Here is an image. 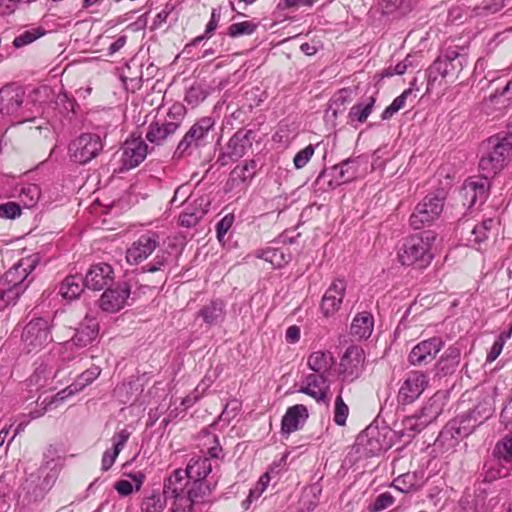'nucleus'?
I'll return each instance as SVG.
<instances>
[{"label":"nucleus","instance_id":"obj_11","mask_svg":"<svg viewBox=\"0 0 512 512\" xmlns=\"http://www.w3.org/2000/svg\"><path fill=\"white\" fill-rule=\"evenodd\" d=\"M437 235L427 230L419 234L411 235L402 244L404 256H434L437 253Z\"/></svg>","mask_w":512,"mask_h":512},{"label":"nucleus","instance_id":"obj_31","mask_svg":"<svg viewBox=\"0 0 512 512\" xmlns=\"http://www.w3.org/2000/svg\"><path fill=\"white\" fill-rule=\"evenodd\" d=\"M494 413V404L490 397L483 399V401L479 402L473 410H471L468 414L465 415L464 422L474 421L475 423L481 425L486 420H488L492 414Z\"/></svg>","mask_w":512,"mask_h":512},{"label":"nucleus","instance_id":"obj_27","mask_svg":"<svg viewBox=\"0 0 512 512\" xmlns=\"http://www.w3.org/2000/svg\"><path fill=\"white\" fill-rule=\"evenodd\" d=\"M198 315L207 325H217L225 319V303L219 299L212 300L199 310Z\"/></svg>","mask_w":512,"mask_h":512},{"label":"nucleus","instance_id":"obj_3","mask_svg":"<svg viewBox=\"0 0 512 512\" xmlns=\"http://www.w3.org/2000/svg\"><path fill=\"white\" fill-rule=\"evenodd\" d=\"M53 341L52 324L43 317L31 319L21 333V346L26 353H38Z\"/></svg>","mask_w":512,"mask_h":512},{"label":"nucleus","instance_id":"obj_13","mask_svg":"<svg viewBox=\"0 0 512 512\" xmlns=\"http://www.w3.org/2000/svg\"><path fill=\"white\" fill-rule=\"evenodd\" d=\"M148 154V145L139 135H132L122 146L121 162L126 170L133 169L141 164Z\"/></svg>","mask_w":512,"mask_h":512},{"label":"nucleus","instance_id":"obj_49","mask_svg":"<svg viewBox=\"0 0 512 512\" xmlns=\"http://www.w3.org/2000/svg\"><path fill=\"white\" fill-rule=\"evenodd\" d=\"M320 493L319 489L314 487L309 491H305L300 500V512H312L318 505L317 494Z\"/></svg>","mask_w":512,"mask_h":512},{"label":"nucleus","instance_id":"obj_61","mask_svg":"<svg viewBox=\"0 0 512 512\" xmlns=\"http://www.w3.org/2000/svg\"><path fill=\"white\" fill-rule=\"evenodd\" d=\"M218 26V23L212 21V20H209V22L207 23L206 25V28H205V32L204 34L194 38L186 47L185 49L187 50L189 47L191 46H197L199 45L202 41L204 40H208L211 38V35L212 33L216 30Z\"/></svg>","mask_w":512,"mask_h":512},{"label":"nucleus","instance_id":"obj_24","mask_svg":"<svg viewBox=\"0 0 512 512\" xmlns=\"http://www.w3.org/2000/svg\"><path fill=\"white\" fill-rule=\"evenodd\" d=\"M335 364L334 357L329 351H315L307 358V366L312 373L330 375Z\"/></svg>","mask_w":512,"mask_h":512},{"label":"nucleus","instance_id":"obj_44","mask_svg":"<svg viewBox=\"0 0 512 512\" xmlns=\"http://www.w3.org/2000/svg\"><path fill=\"white\" fill-rule=\"evenodd\" d=\"M257 29V24L252 21H243L231 24L227 29V35L236 38L243 35H251Z\"/></svg>","mask_w":512,"mask_h":512},{"label":"nucleus","instance_id":"obj_30","mask_svg":"<svg viewBox=\"0 0 512 512\" xmlns=\"http://www.w3.org/2000/svg\"><path fill=\"white\" fill-rule=\"evenodd\" d=\"M185 471L177 469L173 474L167 478L164 482L163 496L166 498H173L184 493L185 483Z\"/></svg>","mask_w":512,"mask_h":512},{"label":"nucleus","instance_id":"obj_20","mask_svg":"<svg viewBox=\"0 0 512 512\" xmlns=\"http://www.w3.org/2000/svg\"><path fill=\"white\" fill-rule=\"evenodd\" d=\"M345 290L346 284L340 279L334 281L327 289L321 301V309L325 316L333 315L339 310L345 295Z\"/></svg>","mask_w":512,"mask_h":512},{"label":"nucleus","instance_id":"obj_32","mask_svg":"<svg viewBox=\"0 0 512 512\" xmlns=\"http://www.w3.org/2000/svg\"><path fill=\"white\" fill-rule=\"evenodd\" d=\"M84 280L79 276H68L59 287V294L66 300L77 299L83 292Z\"/></svg>","mask_w":512,"mask_h":512},{"label":"nucleus","instance_id":"obj_6","mask_svg":"<svg viewBox=\"0 0 512 512\" xmlns=\"http://www.w3.org/2000/svg\"><path fill=\"white\" fill-rule=\"evenodd\" d=\"M445 198L444 191L426 195L423 200L416 205L411 214L409 218L410 226L415 230L430 226L441 215Z\"/></svg>","mask_w":512,"mask_h":512},{"label":"nucleus","instance_id":"obj_42","mask_svg":"<svg viewBox=\"0 0 512 512\" xmlns=\"http://www.w3.org/2000/svg\"><path fill=\"white\" fill-rule=\"evenodd\" d=\"M45 34V30L41 27L26 30L13 40V46L16 49L31 44Z\"/></svg>","mask_w":512,"mask_h":512},{"label":"nucleus","instance_id":"obj_28","mask_svg":"<svg viewBox=\"0 0 512 512\" xmlns=\"http://www.w3.org/2000/svg\"><path fill=\"white\" fill-rule=\"evenodd\" d=\"M488 146L492 154L506 166L512 157V144L509 137L493 136L488 139Z\"/></svg>","mask_w":512,"mask_h":512},{"label":"nucleus","instance_id":"obj_58","mask_svg":"<svg viewBox=\"0 0 512 512\" xmlns=\"http://www.w3.org/2000/svg\"><path fill=\"white\" fill-rule=\"evenodd\" d=\"M204 217V212H197L195 214L189 213L188 211H184L179 216V224L183 227H194L199 221Z\"/></svg>","mask_w":512,"mask_h":512},{"label":"nucleus","instance_id":"obj_22","mask_svg":"<svg viewBox=\"0 0 512 512\" xmlns=\"http://www.w3.org/2000/svg\"><path fill=\"white\" fill-rule=\"evenodd\" d=\"M159 235L155 232H148L141 235L128 248L126 256H150L159 246Z\"/></svg>","mask_w":512,"mask_h":512},{"label":"nucleus","instance_id":"obj_5","mask_svg":"<svg viewBox=\"0 0 512 512\" xmlns=\"http://www.w3.org/2000/svg\"><path fill=\"white\" fill-rule=\"evenodd\" d=\"M360 158H348L334 165L331 171L323 169L315 180L314 185L323 190H333L336 187L351 182L359 174Z\"/></svg>","mask_w":512,"mask_h":512},{"label":"nucleus","instance_id":"obj_38","mask_svg":"<svg viewBox=\"0 0 512 512\" xmlns=\"http://www.w3.org/2000/svg\"><path fill=\"white\" fill-rule=\"evenodd\" d=\"M256 167L257 162L255 160H249L243 166L235 167L231 172L228 184L231 183L234 186L237 182L245 183L250 181L255 175Z\"/></svg>","mask_w":512,"mask_h":512},{"label":"nucleus","instance_id":"obj_46","mask_svg":"<svg viewBox=\"0 0 512 512\" xmlns=\"http://www.w3.org/2000/svg\"><path fill=\"white\" fill-rule=\"evenodd\" d=\"M413 0H383V7L387 14L399 12L406 14L412 8Z\"/></svg>","mask_w":512,"mask_h":512},{"label":"nucleus","instance_id":"obj_53","mask_svg":"<svg viewBox=\"0 0 512 512\" xmlns=\"http://www.w3.org/2000/svg\"><path fill=\"white\" fill-rule=\"evenodd\" d=\"M464 420L465 415H462L459 421H453L451 424V428L455 430V434L461 437L469 436L475 428L478 427V424L474 421L464 422Z\"/></svg>","mask_w":512,"mask_h":512},{"label":"nucleus","instance_id":"obj_29","mask_svg":"<svg viewBox=\"0 0 512 512\" xmlns=\"http://www.w3.org/2000/svg\"><path fill=\"white\" fill-rule=\"evenodd\" d=\"M211 470L212 466L208 458H192L185 470V475L191 481H205Z\"/></svg>","mask_w":512,"mask_h":512},{"label":"nucleus","instance_id":"obj_56","mask_svg":"<svg viewBox=\"0 0 512 512\" xmlns=\"http://www.w3.org/2000/svg\"><path fill=\"white\" fill-rule=\"evenodd\" d=\"M314 146L312 144L300 150L294 157L293 163L296 169H301L309 162L314 154Z\"/></svg>","mask_w":512,"mask_h":512},{"label":"nucleus","instance_id":"obj_54","mask_svg":"<svg viewBox=\"0 0 512 512\" xmlns=\"http://www.w3.org/2000/svg\"><path fill=\"white\" fill-rule=\"evenodd\" d=\"M55 105L62 114H69L74 112L76 101L69 98L66 93H59L55 99Z\"/></svg>","mask_w":512,"mask_h":512},{"label":"nucleus","instance_id":"obj_57","mask_svg":"<svg viewBox=\"0 0 512 512\" xmlns=\"http://www.w3.org/2000/svg\"><path fill=\"white\" fill-rule=\"evenodd\" d=\"M190 185L189 184H183L180 185L174 192V196L171 199L170 203L171 205H183L185 203H188L191 196H190Z\"/></svg>","mask_w":512,"mask_h":512},{"label":"nucleus","instance_id":"obj_25","mask_svg":"<svg viewBox=\"0 0 512 512\" xmlns=\"http://www.w3.org/2000/svg\"><path fill=\"white\" fill-rule=\"evenodd\" d=\"M358 441L367 456L378 455L387 448L377 429H367L365 434L359 436Z\"/></svg>","mask_w":512,"mask_h":512},{"label":"nucleus","instance_id":"obj_18","mask_svg":"<svg viewBox=\"0 0 512 512\" xmlns=\"http://www.w3.org/2000/svg\"><path fill=\"white\" fill-rule=\"evenodd\" d=\"M36 263L35 258H20L0 279L1 285H25L24 282Z\"/></svg>","mask_w":512,"mask_h":512},{"label":"nucleus","instance_id":"obj_39","mask_svg":"<svg viewBox=\"0 0 512 512\" xmlns=\"http://www.w3.org/2000/svg\"><path fill=\"white\" fill-rule=\"evenodd\" d=\"M18 197L23 202L24 206L33 207L39 200L41 189L36 184H24L18 188Z\"/></svg>","mask_w":512,"mask_h":512},{"label":"nucleus","instance_id":"obj_55","mask_svg":"<svg viewBox=\"0 0 512 512\" xmlns=\"http://www.w3.org/2000/svg\"><path fill=\"white\" fill-rule=\"evenodd\" d=\"M175 499L172 512H194L196 506L185 494L173 497Z\"/></svg>","mask_w":512,"mask_h":512},{"label":"nucleus","instance_id":"obj_23","mask_svg":"<svg viewBox=\"0 0 512 512\" xmlns=\"http://www.w3.org/2000/svg\"><path fill=\"white\" fill-rule=\"evenodd\" d=\"M130 435L131 433L127 429H122L114 434L112 437L113 449L105 451L102 456L101 469L103 471H108L113 466L119 453L130 438Z\"/></svg>","mask_w":512,"mask_h":512},{"label":"nucleus","instance_id":"obj_1","mask_svg":"<svg viewBox=\"0 0 512 512\" xmlns=\"http://www.w3.org/2000/svg\"><path fill=\"white\" fill-rule=\"evenodd\" d=\"M459 47L444 49L427 69V86L433 88L438 76L453 82L458 79L464 67L468 65V57L460 52Z\"/></svg>","mask_w":512,"mask_h":512},{"label":"nucleus","instance_id":"obj_9","mask_svg":"<svg viewBox=\"0 0 512 512\" xmlns=\"http://www.w3.org/2000/svg\"><path fill=\"white\" fill-rule=\"evenodd\" d=\"M98 335V323L94 318L86 317L77 328L75 335L69 341L61 344V354L63 361H70L74 355H66V352H72L74 347L83 348L92 343Z\"/></svg>","mask_w":512,"mask_h":512},{"label":"nucleus","instance_id":"obj_12","mask_svg":"<svg viewBox=\"0 0 512 512\" xmlns=\"http://www.w3.org/2000/svg\"><path fill=\"white\" fill-rule=\"evenodd\" d=\"M444 342L440 337H432L415 345L408 355V361L413 366L431 363L442 350Z\"/></svg>","mask_w":512,"mask_h":512},{"label":"nucleus","instance_id":"obj_64","mask_svg":"<svg viewBox=\"0 0 512 512\" xmlns=\"http://www.w3.org/2000/svg\"><path fill=\"white\" fill-rule=\"evenodd\" d=\"M115 489L121 496H128L133 492V485L127 480H120L115 484Z\"/></svg>","mask_w":512,"mask_h":512},{"label":"nucleus","instance_id":"obj_35","mask_svg":"<svg viewBox=\"0 0 512 512\" xmlns=\"http://www.w3.org/2000/svg\"><path fill=\"white\" fill-rule=\"evenodd\" d=\"M391 487L401 493L408 494L418 491L421 488V484L416 473H404L393 480Z\"/></svg>","mask_w":512,"mask_h":512},{"label":"nucleus","instance_id":"obj_14","mask_svg":"<svg viewBox=\"0 0 512 512\" xmlns=\"http://www.w3.org/2000/svg\"><path fill=\"white\" fill-rule=\"evenodd\" d=\"M428 385V377L421 371H411L402 383L398 398L402 403L410 404L415 401Z\"/></svg>","mask_w":512,"mask_h":512},{"label":"nucleus","instance_id":"obj_43","mask_svg":"<svg viewBox=\"0 0 512 512\" xmlns=\"http://www.w3.org/2000/svg\"><path fill=\"white\" fill-rule=\"evenodd\" d=\"M412 94L411 89H406L399 96H397L392 103L385 108V110L381 114L382 120L390 119L394 114H396L400 109L405 106L406 99L408 96Z\"/></svg>","mask_w":512,"mask_h":512},{"label":"nucleus","instance_id":"obj_34","mask_svg":"<svg viewBox=\"0 0 512 512\" xmlns=\"http://www.w3.org/2000/svg\"><path fill=\"white\" fill-rule=\"evenodd\" d=\"M213 487L206 481H192L185 495L189 497L195 505L202 504L207 501Z\"/></svg>","mask_w":512,"mask_h":512},{"label":"nucleus","instance_id":"obj_60","mask_svg":"<svg viewBox=\"0 0 512 512\" xmlns=\"http://www.w3.org/2000/svg\"><path fill=\"white\" fill-rule=\"evenodd\" d=\"M209 201L204 197H198L192 202H189L185 210L189 213L195 214L197 212H204V215L208 211Z\"/></svg>","mask_w":512,"mask_h":512},{"label":"nucleus","instance_id":"obj_10","mask_svg":"<svg viewBox=\"0 0 512 512\" xmlns=\"http://www.w3.org/2000/svg\"><path fill=\"white\" fill-rule=\"evenodd\" d=\"M257 134L258 131L254 129H239L227 143V153L220 156L218 160L222 165L227 163L226 157L232 161L239 160L252 149Z\"/></svg>","mask_w":512,"mask_h":512},{"label":"nucleus","instance_id":"obj_51","mask_svg":"<svg viewBox=\"0 0 512 512\" xmlns=\"http://www.w3.org/2000/svg\"><path fill=\"white\" fill-rule=\"evenodd\" d=\"M394 502L395 498L390 492L381 493L375 498L374 502L369 505V511L381 512L393 505Z\"/></svg>","mask_w":512,"mask_h":512},{"label":"nucleus","instance_id":"obj_16","mask_svg":"<svg viewBox=\"0 0 512 512\" xmlns=\"http://www.w3.org/2000/svg\"><path fill=\"white\" fill-rule=\"evenodd\" d=\"M329 390L328 375L309 373L304 377L299 392L312 397L317 402H321L326 400Z\"/></svg>","mask_w":512,"mask_h":512},{"label":"nucleus","instance_id":"obj_4","mask_svg":"<svg viewBox=\"0 0 512 512\" xmlns=\"http://www.w3.org/2000/svg\"><path fill=\"white\" fill-rule=\"evenodd\" d=\"M185 114L186 109L182 104H173L167 113L166 119L152 121L149 124L145 135L146 140L157 146L163 145L179 129Z\"/></svg>","mask_w":512,"mask_h":512},{"label":"nucleus","instance_id":"obj_63","mask_svg":"<svg viewBox=\"0 0 512 512\" xmlns=\"http://www.w3.org/2000/svg\"><path fill=\"white\" fill-rule=\"evenodd\" d=\"M239 408V404L236 400L230 401L223 409L221 415L219 416V420L229 422L232 418L235 417L236 411Z\"/></svg>","mask_w":512,"mask_h":512},{"label":"nucleus","instance_id":"obj_52","mask_svg":"<svg viewBox=\"0 0 512 512\" xmlns=\"http://www.w3.org/2000/svg\"><path fill=\"white\" fill-rule=\"evenodd\" d=\"M208 93L201 86H191L185 94V101L191 106H197L199 103L205 100Z\"/></svg>","mask_w":512,"mask_h":512},{"label":"nucleus","instance_id":"obj_59","mask_svg":"<svg viewBox=\"0 0 512 512\" xmlns=\"http://www.w3.org/2000/svg\"><path fill=\"white\" fill-rule=\"evenodd\" d=\"M21 208L15 202H7L0 205V217L5 219H15L20 216Z\"/></svg>","mask_w":512,"mask_h":512},{"label":"nucleus","instance_id":"obj_36","mask_svg":"<svg viewBox=\"0 0 512 512\" xmlns=\"http://www.w3.org/2000/svg\"><path fill=\"white\" fill-rule=\"evenodd\" d=\"M375 101V97L370 96L364 102L353 105L348 113V118L351 121L364 123L372 113Z\"/></svg>","mask_w":512,"mask_h":512},{"label":"nucleus","instance_id":"obj_15","mask_svg":"<svg viewBox=\"0 0 512 512\" xmlns=\"http://www.w3.org/2000/svg\"><path fill=\"white\" fill-rule=\"evenodd\" d=\"M130 296V287L124 283L115 288L106 289L99 299V307L107 313H116L123 309Z\"/></svg>","mask_w":512,"mask_h":512},{"label":"nucleus","instance_id":"obj_37","mask_svg":"<svg viewBox=\"0 0 512 512\" xmlns=\"http://www.w3.org/2000/svg\"><path fill=\"white\" fill-rule=\"evenodd\" d=\"M505 165L496 158L491 151L483 155L479 161V169L482 176L489 179L500 172Z\"/></svg>","mask_w":512,"mask_h":512},{"label":"nucleus","instance_id":"obj_26","mask_svg":"<svg viewBox=\"0 0 512 512\" xmlns=\"http://www.w3.org/2000/svg\"><path fill=\"white\" fill-rule=\"evenodd\" d=\"M461 352L458 344L449 346L437 363L438 371L443 375L454 373L460 364Z\"/></svg>","mask_w":512,"mask_h":512},{"label":"nucleus","instance_id":"obj_33","mask_svg":"<svg viewBox=\"0 0 512 512\" xmlns=\"http://www.w3.org/2000/svg\"><path fill=\"white\" fill-rule=\"evenodd\" d=\"M373 331V317L368 313L357 315L351 324V334L359 339H367Z\"/></svg>","mask_w":512,"mask_h":512},{"label":"nucleus","instance_id":"obj_8","mask_svg":"<svg viewBox=\"0 0 512 512\" xmlns=\"http://www.w3.org/2000/svg\"><path fill=\"white\" fill-rule=\"evenodd\" d=\"M365 354L362 348L350 346L342 356L338 368V380L341 387L358 379L363 371Z\"/></svg>","mask_w":512,"mask_h":512},{"label":"nucleus","instance_id":"obj_40","mask_svg":"<svg viewBox=\"0 0 512 512\" xmlns=\"http://www.w3.org/2000/svg\"><path fill=\"white\" fill-rule=\"evenodd\" d=\"M52 378V367L45 362H41L29 378V383L37 388L44 387Z\"/></svg>","mask_w":512,"mask_h":512},{"label":"nucleus","instance_id":"obj_50","mask_svg":"<svg viewBox=\"0 0 512 512\" xmlns=\"http://www.w3.org/2000/svg\"><path fill=\"white\" fill-rule=\"evenodd\" d=\"M101 373V369L98 366H92L91 368L84 371L73 384L75 390H82L84 387L92 383Z\"/></svg>","mask_w":512,"mask_h":512},{"label":"nucleus","instance_id":"obj_2","mask_svg":"<svg viewBox=\"0 0 512 512\" xmlns=\"http://www.w3.org/2000/svg\"><path fill=\"white\" fill-rule=\"evenodd\" d=\"M214 126L215 121L212 117L198 119L178 142L173 153V159L191 156L209 144Z\"/></svg>","mask_w":512,"mask_h":512},{"label":"nucleus","instance_id":"obj_47","mask_svg":"<svg viewBox=\"0 0 512 512\" xmlns=\"http://www.w3.org/2000/svg\"><path fill=\"white\" fill-rule=\"evenodd\" d=\"M494 454L507 462L512 461V435L505 436L500 440L494 449Z\"/></svg>","mask_w":512,"mask_h":512},{"label":"nucleus","instance_id":"obj_21","mask_svg":"<svg viewBox=\"0 0 512 512\" xmlns=\"http://www.w3.org/2000/svg\"><path fill=\"white\" fill-rule=\"evenodd\" d=\"M308 418V410L305 405L296 404L287 409L281 421V431L290 435L299 430Z\"/></svg>","mask_w":512,"mask_h":512},{"label":"nucleus","instance_id":"obj_19","mask_svg":"<svg viewBox=\"0 0 512 512\" xmlns=\"http://www.w3.org/2000/svg\"><path fill=\"white\" fill-rule=\"evenodd\" d=\"M114 279L112 267L107 263H99L92 266L86 274L85 286L91 290H102Z\"/></svg>","mask_w":512,"mask_h":512},{"label":"nucleus","instance_id":"obj_17","mask_svg":"<svg viewBox=\"0 0 512 512\" xmlns=\"http://www.w3.org/2000/svg\"><path fill=\"white\" fill-rule=\"evenodd\" d=\"M25 92L22 87L10 84L0 89V113L14 115L23 103Z\"/></svg>","mask_w":512,"mask_h":512},{"label":"nucleus","instance_id":"obj_41","mask_svg":"<svg viewBox=\"0 0 512 512\" xmlns=\"http://www.w3.org/2000/svg\"><path fill=\"white\" fill-rule=\"evenodd\" d=\"M166 497L159 492H153L150 496L143 499L141 503V512H163L166 506Z\"/></svg>","mask_w":512,"mask_h":512},{"label":"nucleus","instance_id":"obj_45","mask_svg":"<svg viewBox=\"0 0 512 512\" xmlns=\"http://www.w3.org/2000/svg\"><path fill=\"white\" fill-rule=\"evenodd\" d=\"M488 186L489 179L484 177L480 180H468L465 182V190L468 192H473V198L477 200H483L485 198Z\"/></svg>","mask_w":512,"mask_h":512},{"label":"nucleus","instance_id":"obj_62","mask_svg":"<svg viewBox=\"0 0 512 512\" xmlns=\"http://www.w3.org/2000/svg\"><path fill=\"white\" fill-rule=\"evenodd\" d=\"M504 344H505L504 336L499 335L498 338L496 339V341L493 343V345L487 355L486 362L492 363L493 361H495L497 359V357L501 354Z\"/></svg>","mask_w":512,"mask_h":512},{"label":"nucleus","instance_id":"obj_7","mask_svg":"<svg viewBox=\"0 0 512 512\" xmlns=\"http://www.w3.org/2000/svg\"><path fill=\"white\" fill-rule=\"evenodd\" d=\"M103 147V139L99 135L83 133L70 143V158L75 163L85 165L96 158Z\"/></svg>","mask_w":512,"mask_h":512},{"label":"nucleus","instance_id":"obj_48","mask_svg":"<svg viewBox=\"0 0 512 512\" xmlns=\"http://www.w3.org/2000/svg\"><path fill=\"white\" fill-rule=\"evenodd\" d=\"M342 390H343V387L340 388V393H342ZM348 415H349V408L345 404L341 394H339L335 400L334 422L339 426H343L346 423Z\"/></svg>","mask_w":512,"mask_h":512}]
</instances>
